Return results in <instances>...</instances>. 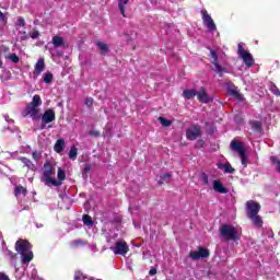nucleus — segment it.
I'll use <instances>...</instances> for the list:
<instances>
[{
	"mask_svg": "<svg viewBox=\"0 0 280 280\" xmlns=\"http://www.w3.org/2000/svg\"><path fill=\"white\" fill-rule=\"evenodd\" d=\"M128 1L130 0H118V10L126 18V5H128Z\"/></svg>",
	"mask_w": 280,
	"mask_h": 280,
	"instance_id": "obj_24",
	"label": "nucleus"
},
{
	"mask_svg": "<svg viewBox=\"0 0 280 280\" xmlns=\"http://www.w3.org/2000/svg\"><path fill=\"white\" fill-rule=\"evenodd\" d=\"M220 235L224 237L228 242H237L240 241V233L235 226L231 224H223L219 229Z\"/></svg>",
	"mask_w": 280,
	"mask_h": 280,
	"instance_id": "obj_4",
	"label": "nucleus"
},
{
	"mask_svg": "<svg viewBox=\"0 0 280 280\" xmlns=\"http://www.w3.org/2000/svg\"><path fill=\"white\" fill-rule=\"evenodd\" d=\"M30 248H32V245L25 240H19L15 243V250L16 253H20V255H23L24 253H30Z\"/></svg>",
	"mask_w": 280,
	"mask_h": 280,
	"instance_id": "obj_14",
	"label": "nucleus"
},
{
	"mask_svg": "<svg viewBox=\"0 0 280 280\" xmlns=\"http://www.w3.org/2000/svg\"><path fill=\"white\" fill-rule=\"evenodd\" d=\"M19 161H21V163L24 164L25 167H27L28 170H32V167H34V164L32 163V160L27 159V158H20Z\"/></svg>",
	"mask_w": 280,
	"mask_h": 280,
	"instance_id": "obj_30",
	"label": "nucleus"
},
{
	"mask_svg": "<svg viewBox=\"0 0 280 280\" xmlns=\"http://www.w3.org/2000/svg\"><path fill=\"white\" fill-rule=\"evenodd\" d=\"M198 95V91L196 90H184L183 91V97L185 100H194Z\"/></svg>",
	"mask_w": 280,
	"mask_h": 280,
	"instance_id": "obj_22",
	"label": "nucleus"
},
{
	"mask_svg": "<svg viewBox=\"0 0 280 280\" xmlns=\"http://www.w3.org/2000/svg\"><path fill=\"white\" fill-rule=\"evenodd\" d=\"M94 102L95 101L93 100V97H88V98H85L84 104H85V106H88V108H93Z\"/></svg>",
	"mask_w": 280,
	"mask_h": 280,
	"instance_id": "obj_38",
	"label": "nucleus"
},
{
	"mask_svg": "<svg viewBox=\"0 0 280 280\" xmlns=\"http://www.w3.org/2000/svg\"><path fill=\"white\" fill-rule=\"evenodd\" d=\"M201 180L205 185H209V176L206 173L201 174Z\"/></svg>",
	"mask_w": 280,
	"mask_h": 280,
	"instance_id": "obj_43",
	"label": "nucleus"
},
{
	"mask_svg": "<svg viewBox=\"0 0 280 280\" xmlns=\"http://www.w3.org/2000/svg\"><path fill=\"white\" fill-rule=\"evenodd\" d=\"M56 176V165L51 162H46L44 164L43 174H42V180L47 185L48 187L52 185L54 187H60L62 185V182L56 180L54 178Z\"/></svg>",
	"mask_w": 280,
	"mask_h": 280,
	"instance_id": "obj_2",
	"label": "nucleus"
},
{
	"mask_svg": "<svg viewBox=\"0 0 280 280\" xmlns=\"http://www.w3.org/2000/svg\"><path fill=\"white\" fill-rule=\"evenodd\" d=\"M22 255V264H30V261H32V259H34V253L32 252H26Z\"/></svg>",
	"mask_w": 280,
	"mask_h": 280,
	"instance_id": "obj_25",
	"label": "nucleus"
},
{
	"mask_svg": "<svg viewBox=\"0 0 280 280\" xmlns=\"http://www.w3.org/2000/svg\"><path fill=\"white\" fill-rule=\"evenodd\" d=\"M161 122L162 126H164V128H170V126H172V120H167L164 117H159L158 118Z\"/></svg>",
	"mask_w": 280,
	"mask_h": 280,
	"instance_id": "obj_36",
	"label": "nucleus"
},
{
	"mask_svg": "<svg viewBox=\"0 0 280 280\" xmlns=\"http://www.w3.org/2000/svg\"><path fill=\"white\" fill-rule=\"evenodd\" d=\"M44 82L45 84H51V82H54V73L51 72L44 73Z\"/></svg>",
	"mask_w": 280,
	"mask_h": 280,
	"instance_id": "obj_32",
	"label": "nucleus"
},
{
	"mask_svg": "<svg viewBox=\"0 0 280 280\" xmlns=\"http://www.w3.org/2000/svg\"><path fill=\"white\" fill-rule=\"evenodd\" d=\"M96 46L98 47L101 54H108V51H110V49L108 48V45L104 44V42H97Z\"/></svg>",
	"mask_w": 280,
	"mask_h": 280,
	"instance_id": "obj_26",
	"label": "nucleus"
},
{
	"mask_svg": "<svg viewBox=\"0 0 280 280\" xmlns=\"http://www.w3.org/2000/svg\"><path fill=\"white\" fill-rule=\"evenodd\" d=\"M31 38H33V40H35V38H38V36H40V32L33 30L32 33H30Z\"/></svg>",
	"mask_w": 280,
	"mask_h": 280,
	"instance_id": "obj_41",
	"label": "nucleus"
},
{
	"mask_svg": "<svg viewBox=\"0 0 280 280\" xmlns=\"http://www.w3.org/2000/svg\"><path fill=\"white\" fill-rule=\"evenodd\" d=\"M170 178H172V173H165L160 176L159 185H165V183H170Z\"/></svg>",
	"mask_w": 280,
	"mask_h": 280,
	"instance_id": "obj_28",
	"label": "nucleus"
},
{
	"mask_svg": "<svg viewBox=\"0 0 280 280\" xmlns=\"http://www.w3.org/2000/svg\"><path fill=\"white\" fill-rule=\"evenodd\" d=\"M245 207L247 218H249L250 215H257L259 214V211H261V205L255 200L246 201Z\"/></svg>",
	"mask_w": 280,
	"mask_h": 280,
	"instance_id": "obj_11",
	"label": "nucleus"
},
{
	"mask_svg": "<svg viewBox=\"0 0 280 280\" xmlns=\"http://www.w3.org/2000/svg\"><path fill=\"white\" fill-rule=\"evenodd\" d=\"M156 272H158L156 268H151L150 271H149V275L151 277H154V275H156Z\"/></svg>",
	"mask_w": 280,
	"mask_h": 280,
	"instance_id": "obj_48",
	"label": "nucleus"
},
{
	"mask_svg": "<svg viewBox=\"0 0 280 280\" xmlns=\"http://www.w3.org/2000/svg\"><path fill=\"white\" fill-rule=\"evenodd\" d=\"M211 252L207 249L206 247L199 246L197 252H190L189 257L192 259V261H198V259H207L210 257Z\"/></svg>",
	"mask_w": 280,
	"mask_h": 280,
	"instance_id": "obj_10",
	"label": "nucleus"
},
{
	"mask_svg": "<svg viewBox=\"0 0 280 280\" xmlns=\"http://www.w3.org/2000/svg\"><path fill=\"white\" fill-rule=\"evenodd\" d=\"M83 224H85V226H93V218H91V215L89 214H84L83 215Z\"/></svg>",
	"mask_w": 280,
	"mask_h": 280,
	"instance_id": "obj_33",
	"label": "nucleus"
},
{
	"mask_svg": "<svg viewBox=\"0 0 280 280\" xmlns=\"http://www.w3.org/2000/svg\"><path fill=\"white\" fill-rule=\"evenodd\" d=\"M270 161H271L272 165H276V170H277V172H279V174H280V160L277 159V156L271 155V156H270Z\"/></svg>",
	"mask_w": 280,
	"mask_h": 280,
	"instance_id": "obj_35",
	"label": "nucleus"
},
{
	"mask_svg": "<svg viewBox=\"0 0 280 280\" xmlns=\"http://www.w3.org/2000/svg\"><path fill=\"white\" fill-rule=\"evenodd\" d=\"M230 149L232 152H237L243 167H248V154H246L244 144L238 140H232L230 143Z\"/></svg>",
	"mask_w": 280,
	"mask_h": 280,
	"instance_id": "obj_3",
	"label": "nucleus"
},
{
	"mask_svg": "<svg viewBox=\"0 0 280 280\" xmlns=\"http://www.w3.org/2000/svg\"><path fill=\"white\" fill-rule=\"evenodd\" d=\"M84 241L82 240H74L72 241V246H83Z\"/></svg>",
	"mask_w": 280,
	"mask_h": 280,
	"instance_id": "obj_44",
	"label": "nucleus"
},
{
	"mask_svg": "<svg viewBox=\"0 0 280 280\" xmlns=\"http://www.w3.org/2000/svg\"><path fill=\"white\" fill-rule=\"evenodd\" d=\"M235 121H237V117H235Z\"/></svg>",
	"mask_w": 280,
	"mask_h": 280,
	"instance_id": "obj_50",
	"label": "nucleus"
},
{
	"mask_svg": "<svg viewBox=\"0 0 280 280\" xmlns=\"http://www.w3.org/2000/svg\"><path fill=\"white\" fill-rule=\"evenodd\" d=\"M247 218L253 222L254 226H257L258 229H261L264 226V220L259 214L250 215Z\"/></svg>",
	"mask_w": 280,
	"mask_h": 280,
	"instance_id": "obj_18",
	"label": "nucleus"
},
{
	"mask_svg": "<svg viewBox=\"0 0 280 280\" xmlns=\"http://www.w3.org/2000/svg\"><path fill=\"white\" fill-rule=\"evenodd\" d=\"M218 168L224 170L225 174H235L234 167L229 162L225 164H218Z\"/></svg>",
	"mask_w": 280,
	"mask_h": 280,
	"instance_id": "obj_19",
	"label": "nucleus"
},
{
	"mask_svg": "<svg viewBox=\"0 0 280 280\" xmlns=\"http://www.w3.org/2000/svg\"><path fill=\"white\" fill-rule=\"evenodd\" d=\"M214 191H218V194H229V189L224 187L222 182L215 179L212 183Z\"/></svg>",
	"mask_w": 280,
	"mask_h": 280,
	"instance_id": "obj_16",
	"label": "nucleus"
},
{
	"mask_svg": "<svg viewBox=\"0 0 280 280\" xmlns=\"http://www.w3.org/2000/svg\"><path fill=\"white\" fill-rule=\"evenodd\" d=\"M51 43L56 49L58 47H65V38L61 36H54Z\"/></svg>",
	"mask_w": 280,
	"mask_h": 280,
	"instance_id": "obj_20",
	"label": "nucleus"
},
{
	"mask_svg": "<svg viewBox=\"0 0 280 280\" xmlns=\"http://www.w3.org/2000/svg\"><path fill=\"white\" fill-rule=\"evenodd\" d=\"M197 100L198 102H201V104H209V102H211V97L205 88H200V90L197 92Z\"/></svg>",
	"mask_w": 280,
	"mask_h": 280,
	"instance_id": "obj_15",
	"label": "nucleus"
},
{
	"mask_svg": "<svg viewBox=\"0 0 280 280\" xmlns=\"http://www.w3.org/2000/svg\"><path fill=\"white\" fill-rule=\"evenodd\" d=\"M39 106H43V98H40V95L35 94L32 102L27 103L22 110V117H31L33 121H38L40 119Z\"/></svg>",
	"mask_w": 280,
	"mask_h": 280,
	"instance_id": "obj_1",
	"label": "nucleus"
},
{
	"mask_svg": "<svg viewBox=\"0 0 280 280\" xmlns=\"http://www.w3.org/2000/svg\"><path fill=\"white\" fill-rule=\"evenodd\" d=\"M14 197L19 198V196H27V188L23 187L22 185H19L14 189Z\"/></svg>",
	"mask_w": 280,
	"mask_h": 280,
	"instance_id": "obj_23",
	"label": "nucleus"
},
{
	"mask_svg": "<svg viewBox=\"0 0 280 280\" xmlns=\"http://www.w3.org/2000/svg\"><path fill=\"white\" fill-rule=\"evenodd\" d=\"M0 280H10V277L4 272H0Z\"/></svg>",
	"mask_w": 280,
	"mask_h": 280,
	"instance_id": "obj_46",
	"label": "nucleus"
},
{
	"mask_svg": "<svg viewBox=\"0 0 280 280\" xmlns=\"http://www.w3.org/2000/svg\"><path fill=\"white\" fill-rule=\"evenodd\" d=\"M32 156H33V160H34V161H36V162L40 161V152H38V151H33Z\"/></svg>",
	"mask_w": 280,
	"mask_h": 280,
	"instance_id": "obj_42",
	"label": "nucleus"
},
{
	"mask_svg": "<svg viewBox=\"0 0 280 280\" xmlns=\"http://www.w3.org/2000/svg\"><path fill=\"white\" fill-rule=\"evenodd\" d=\"M249 126L255 132H261L262 130L261 121H249Z\"/></svg>",
	"mask_w": 280,
	"mask_h": 280,
	"instance_id": "obj_27",
	"label": "nucleus"
},
{
	"mask_svg": "<svg viewBox=\"0 0 280 280\" xmlns=\"http://www.w3.org/2000/svg\"><path fill=\"white\" fill-rule=\"evenodd\" d=\"M210 55L211 58L213 59L211 62L214 66L217 73H219L220 78H222V73H226V68L220 66V62L218 61V51L211 49Z\"/></svg>",
	"mask_w": 280,
	"mask_h": 280,
	"instance_id": "obj_13",
	"label": "nucleus"
},
{
	"mask_svg": "<svg viewBox=\"0 0 280 280\" xmlns=\"http://www.w3.org/2000/svg\"><path fill=\"white\" fill-rule=\"evenodd\" d=\"M57 177H58L57 183H62V180H66V178H67V173H65V170H61V168L59 167L58 171H57Z\"/></svg>",
	"mask_w": 280,
	"mask_h": 280,
	"instance_id": "obj_31",
	"label": "nucleus"
},
{
	"mask_svg": "<svg viewBox=\"0 0 280 280\" xmlns=\"http://www.w3.org/2000/svg\"><path fill=\"white\" fill-rule=\"evenodd\" d=\"M84 172H91V165H85L84 166Z\"/></svg>",
	"mask_w": 280,
	"mask_h": 280,
	"instance_id": "obj_49",
	"label": "nucleus"
},
{
	"mask_svg": "<svg viewBox=\"0 0 280 280\" xmlns=\"http://www.w3.org/2000/svg\"><path fill=\"white\" fill-rule=\"evenodd\" d=\"M54 150H55V152H57V154H60L61 152H63L65 139H58L54 145Z\"/></svg>",
	"mask_w": 280,
	"mask_h": 280,
	"instance_id": "obj_21",
	"label": "nucleus"
},
{
	"mask_svg": "<svg viewBox=\"0 0 280 280\" xmlns=\"http://www.w3.org/2000/svg\"><path fill=\"white\" fill-rule=\"evenodd\" d=\"M68 156L71 161H75V159H78V148H75L74 145L71 147Z\"/></svg>",
	"mask_w": 280,
	"mask_h": 280,
	"instance_id": "obj_29",
	"label": "nucleus"
},
{
	"mask_svg": "<svg viewBox=\"0 0 280 280\" xmlns=\"http://www.w3.org/2000/svg\"><path fill=\"white\" fill-rule=\"evenodd\" d=\"M225 86L229 95L238 102H244V95L240 93V90H237V86L233 82L225 83Z\"/></svg>",
	"mask_w": 280,
	"mask_h": 280,
	"instance_id": "obj_12",
	"label": "nucleus"
},
{
	"mask_svg": "<svg viewBox=\"0 0 280 280\" xmlns=\"http://www.w3.org/2000/svg\"><path fill=\"white\" fill-rule=\"evenodd\" d=\"M198 137H202V127L200 125H192L186 130V139L188 141H196Z\"/></svg>",
	"mask_w": 280,
	"mask_h": 280,
	"instance_id": "obj_9",
	"label": "nucleus"
},
{
	"mask_svg": "<svg viewBox=\"0 0 280 280\" xmlns=\"http://www.w3.org/2000/svg\"><path fill=\"white\" fill-rule=\"evenodd\" d=\"M9 60H12L14 65H19V56L16 54H11L8 56Z\"/></svg>",
	"mask_w": 280,
	"mask_h": 280,
	"instance_id": "obj_37",
	"label": "nucleus"
},
{
	"mask_svg": "<svg viewBox=\"0 0 280 280\" xmlns=\"http://www.w3.org/2000/svg\"><path fill=\"white\" fill-rule=\"evenodd\" d=\"M90 135H91V137H100V131L92 130V131H90Z\"/></svg>",
	"mask_w": 280,
	"mask_h": 280,
	"instance_id": "obj_47",
	"label": "nucleus"
},
{
	"mask_svg": "<svg viewBox=\"0 0 280 280\" xmlns=\"http://www.w3.org/2000/svg\"><path fill=\"white\" fill-rule=\"evenodd\" d=\"M84 279V273H82V271L77 270V272H74V280H82Z\"/></svg>",
	"mask_w": 280,
	"mask_h": 280,
	"instance_id": "obj_39",
	"label": "nucleus"
},
{
	"mask_svg": "<svg viewBox=\"0 0 280 280\" xmlns=\"http://www.w3.org/2000/svg\"><path fill=\"white\" fill-rule=\"evenodd\" d=\"M201 19L203 21V25L207 27L209 32H215V30H218V26L215 25L213 18H211L207 9L201 10Z\"/></svg>",
	"mask_w": 280,
	"mask_h": 280,
	"instance_id": "obj_8",
	"label": "nucleus"
},
{
	"mask_svg": "<svg viewBox=\"0 0 280 280\" xmlns=\"http://www.w3.org/2000/svg\"><path fill=\"white\" fill-rule=\"evenodd\" d=\"M35 75H40L42 71H45V59L39 58L34 67Z\"/></svg>",
	"mask_w": 280,
	"mask_h": 280,
	"instance_id": "obj_17",
	"label": "nucleus"
},
{
	"mask_svg": "<svg viewBox=\"0 0 280 280\" xmlns=\"http://www.w3.org/2000/svg\"><path fill=\"white\" fill-rule=\"evenodd\" d=\"M39 119H42L40 130H45V128H47V124L56 121V112L52 108H48L44 112Z\"/></svg>",
	"mask_w": 280,
	"mask_h": 280,
	"instance_id": "obj_7",
	"label": "nucleus"
},
{
	"mask_svg": "<svg viewBox=\"0 0 280 280\" xmlns=\"http://www.w3.org/2000/svg\"><path fill=\"white\" fill-rule=\"evenodd\" d=\"M0 21H2V23H8V18H5V14H3L1 11H0Z\"/></svg>",
	"mask_w": 280,
	"mask_h": 280,
	"instance_id": "obj_45",
	"label": "nucleus"
},
{
	"mask_svg": "<svg viewBox=\"0 0 280 280\" xmlns=\"http://www.w3.org/2000/svg\"><path fill=\"white\" fill-rule=\"evenodd\" d=\"M16 25L19 27H25V19H23L22 16H20L16 21Z\"/></svg>",
	"mask_w": 280,
	"mask_h": 280,
	"instance_id": "obj_40",
	"label": "nucleus"
},
{
	"mask_svg": "<svg viewBox=\"0 0 280 280\" xmlns=\"http://www.w3.org/2000/svg\"><path fill=\"white\" fill-rule=\"evenodd\" d=\"M110 250L114 253V255H121L122 257H126V255H128L130 252V247L126 241H117L115 246L110 247Z\"/></svg>",
	"mask_w": 280,
	"mask_h": 280,
	"instance_id": "obj_6",
	"label": "nucleus"
},
{
	"mask_svg": "<svg viewBox=\"0 0 280 280\" xmlns=\"http://www.w3.org/2000/svg\"><path fill=\"white\" fill-rule=\"evenodd\" d=\"M269 91L276 95V97H280V90L277 88L275 83H270Z\"/></svg>",
	"mask_w": 280,
	"mask_h": 280,
	"instance_id": "obj_34",
	"label": "nucleus"
},
{
	"mask_svg": "<svg viewBox=\"0 0 280 280\" xmlns=\"http://www.w3.org/2000/svg\"><path fill=\"white\" fill-rule=\"evenodd\" d=\"M237 54L245 63V67H247L248 69H250V67L255 65V59L253 58V55L244 49V46L242 44H238L237 46Z\"/></svg>",
	"mask_w": 280,
	"mask_h": 280,
	"instance_id": "obj_5",
	"label": "nucleus"
}]
</instances>
